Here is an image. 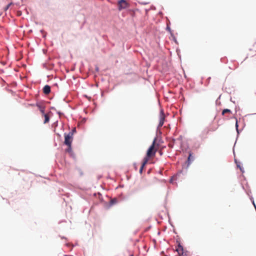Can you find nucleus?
<instances>
[{
    "label": "nucleus",
    "instance_id": "nucleus-13",
    "mask_svg": "<svg viewBox=\"0 0 256 256\" xmlns=\"http://www.w3.org/2000/svg\"><path fill=\"white\" fill-rule=\"evenodd\" d=\"M68 146V148L66 149V152H69V153H70L72 151V144H70V146Z\"/></svg>",
    "mask_w": 256,
    "mask_h": 256
},
{
    "label": "nucleus",
    "instance_id": "nucleus-10",
    "mask_svg": "<svg viewBox=\"0 0 256 256\" xmlns=\"http://www.w3.org/2000/svg\"><path fill=\"white\" fill-rule=\"evenodd\" d=\"M226 113H228V114H232V112L229 109H224L222 112V115H224L226 114Z\"/></svg>",
    "mask_w": 256,
    "mask_h": 256
},
{
    "label": "nucleus",
    "instance_id": "nucleus-18",
    "mask_svg": "<svg viewBox=\"0 0 256 256\" xmlns=\"http://www.w3.org/2000/svg\"><path fill=\"white\" fill-rule=\"evenodd\" d=\"M100 178H101V176H98V179H100Z\"/></svg>",
    "mask_w": 256,
    "mask_h": 256
},
{
    "label": "nucleus",
    "instance_id": "nucleus-9",
    "mask_svg": "<svg viewBox=\"0 0 256 256\" xmlns=\"http://www.w3.org/2000/svg\"><path fill=\"white\" fill-rule=\"evenodd\" d=\"M42 116H44V124L48 122L50 120V116H49L48 114H45L42 115Z\"/></svg>",
    "mask_w": 256,
    "mask_h": 256
},
{
    "label": "nucleus",
    "instance_id": "nucleus-6",
    "mask_svg": "<svg viewBox=\"0 0 256 256\" xmlns=\"http://www.w3.org/2000/svg\"><path fill=\"white\" fill-rule=\"evenodd\" d=\"M43 92L46 94H48L50 92V87L48 85H46L43 88Z\"/></svg>",
    "mask_w": 256,
    "mask_h": 256
},
{
    "label": "nucleus",
    "instance_id": "nucleus-1",
    "mask_svg": "<svg viewBox=\"0 0 256 256\" xmlns=\"http://www.w3.org/2000/svg\"><path fill=\"white\" fill-rule=\"evenodd\" d=\"M156 141V138H155L152 142V144L148 149L146 152V158H148L154 156H155L156 152L157 151V148H155V144Z\"/></svg>",
    "mask_w": 256,
    "mask_h": 256
},
{
    "label": "nucleus",
    "instance_id": "nucleus-2",
    "mask_svg": "<svg viewBox=\"0 0 256 256\" xmlns=\"http://www.w3.org/2000/svg\"><path fill=\"white\" fill-rule=\"evenodd\" d=\"M64 144L66 146H70L72 144V142L73 140V133L72 132H70L68 134L65 133L64 134Z\"/></svg>",
    "mask_w": 256,
    "mask_h": 256
},
{
    "label": "nucleus",
    "instance_id": "nucleus-14",
    "mask_svg": "<svg viewBox=\"0 0 256 256\" xmlns=\"http://www.w3.org/2000/svg\"><path fill=\"white\" fill-rule=\"evenodd\" d=\"M117 202V200L116 198H114L112 200H111V203L112 204H114L116 202Z\"/></svg>",
    "mask_w": 256,
    "mask_h": 256
},
{
    "label": "nucleus",
    "instance_id": "nucleus-3",
    "mask_svg": "<svg viewBox=\"0 0 256 256\" xmlns=\"http://www.w3.org/2000/svg\"><path fill=\"white\" fill-rule=\"evenodd\" d=\"M118 10L126 8L128 6V3L125 0H120L118 2Z\"/></svg>",
    "mask_w": 256,
    "mask_h": 256
},
{
    "label": "nucleus",
    "instance_id": "nucleus-11",
    "mask_svg": "<svg viewBox=\"0 0 256 256\" xmlns=\"http://www.w3.org/2000/svg\"><path fill=\"white\" fill-rule=\"evenodd\" d=\"M38 106L40 109V112L42 114V115L45 114H44V108L39 105H38Z\"/></svg>",
    "mask_w": 256,
    "mask_h": 256
},
{
    "label": "nucleus",
    "instance_id": "nucleus-17",
    "mask_svg": "<svg viewBox=\"0 0 256 256\" xmlns=\"http://www.w3.org/2000/svg\"><path fill=\"white\" fill-rule=\"evenodd\" d=\"M75 131H76V129H75V128H74L72 130V132H75Z\"/></svg>",
    "mask_w": 256,
    "mask_h": 256
},
{
    "label": "nucleus",
    "instance_id": "nucleus-16",
    "mask_svg": "<svg viewBox=\"0 0 256 256\" xmlns=\"http://www.w3.org/2000/svg\"><path fill=\"white\" fill-rule=\"evenodd\" d=\"M236 128L238 127V122H236Z\"/></svg>",
    "mask_w": 256,
    "mask_h": 256
},
{
    "label": "nucleus",
    "instance_id": "nucleus-4",
    "mask_svg": "<svg viewBox=\"0 0 256 256\" xmlns=\"http://www.w3.org/2000/svg\"><path fill=\"white\" fill-rule=\"evenodd\" d=\"M164 114L163 112V110L160 111V122L158 124L159 126H162L164 123Z\"/></svg>",
    "mask_w": 256,
    "mask_h": 256
},
{
    "label": "nucleus",
    "instance_id": "nucleus-8",
    "mask_svg": "<svg viewBox=\"0 0 256 256\" xmlns=\"http://www.w3.org/2000/svg\"><path fill=\"white\" fill-rule=\"evenodd\" d=\"M194 160V157L192 156L191 153H190L187 160L188 166H189Z\"/></svg>",
    "mask_w": 256,
    "mask_h": 256
},
{
    "label": "nucleus",
    "instance_id": "nucleus-5",
    "mask_svg": "<svg viewBox=\"0 0 256 256\" xmlns=\"http://www.w3.org/2000/svg\"><path fill=\"white\" fill-rule=\"evenodd\" d=\"M178 252V254L180 256L184 254V248L179 243L178 245V248L176 249Z\"/></svg>",
    "mask_w": 256,
    "mask_h": 256
},
{
    "label": "nucleus",
    "instance_id": "nucleus-15",
    "mask_svg": "<svg viewBox=\"0 0 256 256\" xmlns=\"http://www.w3.org/2000/svg\"><path fill=\"white\" fill-rule=\"evenodd\" d=\"M166 29H167V30H168V31H170V28L168 26V27H167Z\"/></svg>",
    "mask_w": 256,
    "mask_h": 256
},
{
    "label": "nucleus",
    "instance_id": "nucleus-19",
    "mask_svg": "<svg viewBox=\"0 0 256 256\" xmlns=\"http://www.w3.org/2000/svg\"><path fill=\"white\" fill-rule=\"evenodd\" d=\"M252 203H253L254 205L255 206V204H254V200H252Z\"/></svg>",
    "mask_w": 256,
    "mask_h": 256
},
{
    "label": "nucleus",
    "instance_id": "nucleus-7",
    "mask_svg": "<svg viewBox=\"0 0 256 256\" xmlns=\"http://www.w3.org/2000/svg\"><path fill=\"white\" fill-rule=\"evenodd\" d=\"M148 158H144V159L142 164L141 167L140 168V174L142 173V170H143L144 168V166H146V164L148 163Z\"/></svg>",
    "mask_w": 256,
    "mask_h": 256
},
{
    "label": "nucleus",
    "instance_id": "nucleus-12",
    "mask_svg": "<svg viewBox=\"0 0 256 256\" xmlns=\"http://www.w3.org/2000/svg\"><path fill=\"white\" fill-rule=\"evenodd\" d=\"M177 177H178V176H173L171 178V179H170V183H172V184L174 183V181H175V180H176V179H177Z\"/></svg>",
    "mask_w": 256,
    "mask_h": 256
},
{
    "label": "nucleus",
    "instance_id": "nucleus-20",
    "mask_svg": "<svg viewBox=\"0 0 256 256\" xmlns=\"http://www.w3.org/2000/svg\"><path fill=\"white\" fill-rule=\"evenodd\" d=\"M130 256H134L133 255H131Z\"/></svg>",
    "mask_w": 256,
    "mask_h": 256
}]
</instances>
